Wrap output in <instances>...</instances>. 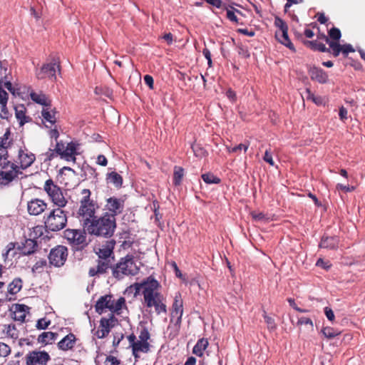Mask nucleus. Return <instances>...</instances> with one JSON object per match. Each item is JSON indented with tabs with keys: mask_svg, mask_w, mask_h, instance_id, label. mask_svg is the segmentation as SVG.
Returning a JSON list of instances; mask_svg holds the SVG:
<instances>
[{
	"mask_svg": "<svg viewBox=\"0 0 365 365\" xmlns=\"http://www.w3.org/2000/svg\"><path fill=\"white\" fill-rule=\"evenodd\" d=\"M132 287L135 289V296L143 295L145 307H153L158 315L167 313L165 298L160 292L161 285L153 276L150 275L140 282H135Z\"/></svg>",
	"mask_w": 365,
	"mask_h": 365,
	"instance_id": "nucleus-1",
	"label": "nucleus"
},
{
	"mask_svg": "<svg viewBox=\"0 0 365 365\" xmlns=\"http://www.w3.org/2000/svg\"><path fill=\"white\" fill-rule=\"evenodd\" d=\"M111 217L105 214L99 217L95 216L88 222H84L83 227L91 235L110 238L113 235L117 227L116 219Z\"/></svg>",
	"mask_w": 365,
	"mask_h": 365,
	"instance_id": "nucleus-2",
	"label": "nucleus"
},
{
	"mask_svg": "<svg viewBox=\"0 0 365 365\" xmlns=\"http://www.w3.org/2000/svg\"><path fill=\"white\" fill-rule=\"evenodd\" d=\"M139 334L138 339L134 333L130 334L127 336L129 342V346L132 349V354L137 361L140 358V354H147L150 351L151 345L149 342L150 339V334L148 329L141 325L138 328Z\"/></svg>",
	"mask_w": 365,
	"mask_h": 365,
	"instance_id": "nucleus-3",
	"label": "nucleus"
},
{
	"mask_svg": "<svg viewBox=\"0 0 365 365\" xmlns=\"http://www.w3.org/2000/svg\"><path fill=\"white\" fill-rule=\"evenodd\" d=\"M140 268L134 262L133 255H127L121 257L120 260L112 267V275L115 279L120 280L125 276H135L139 272Z\"/></svg>",
	"mask_w": 365,
	"mask_h": 365,
	"instance_id": "nucleus-4",
	"label": "nucleus"
},
{
	"mask_svg": "<svg viewBox=\"0 0 365 365\" xmlns=\"http://www.w3.org/2000/svg\"><path fill=\"white\" fill-rule=\"evenodd\" d=\"M64 207H56L43 217L45 227L52 232L63 230L67 225V212L63 210Z\"/></svg>",
	"mask_w": 365,
	"mask_h": 365,
	"instance_id": "nucleus-5",
	"label": "nucleus"
},
{
	"mask_svg": "<svg viewBox=\"0 0 365 365\" xmlns=\"http://www.w3.org/2000/svg\"><path fill=\"white\" fill-rule=\"evenodd\" d=\"M43 189L55 206L66 207L68 204V200L65 196L66 191L55 183L52 179L49 178L45 181Z\"/></svg>",
	"mask_w": 365,
	"mask_h": 365,
	"instance_id": "nucleus-6",
	"label": "nucleus"
},
{
	"mask_svg": "<svg viewBox=\"0 0 365 365\" xmlns=\"http://www.w3.org/2000/svg\"><path fill=\"white\" fill-rule=\"evenodd\" d=\"M96 310L101 313L106 309H109L112 313L117 314H120V310L123 307H126L125 299L120 297L117 301L113 299V297L111 294H106L101 296L96 302Z\"/></svg>",
	"mask_w": 365,
	"mask_h": 365,
	"instance_id": "nucleus-7",
	"label": "nucleus"
},
{
	"mask_svg": "<svg viewBox=\"0 0 365 365\" xmlns=\"http://www.w3.org/2000/svg\"><path fill=\"white\" fill-rule=\"evenodd\" d=\"M86 232L84 227L83 230L68 228L64 230L63 237L73 250H82L88 245Z\"/></svg>",
	"mask_w": 365,
	"mask_h": 365,
	"instance_id": "nucleus-8",
	"label": "nucleus"
},
{
	"mask_svg": "<svg viewBox=\"0 0 365 365\" xmlns=\"http://www.w3.org/2000/svg\"><path fill=\"white\" fill-rule=\"evenodd\" d=\"M1 166L4 170H0V185H9L13 180L16 179L19 175L22 174L21 170H19L17 165L9 160L3 161Z\"/></svg>",
	"mask_w": 365,
	"mask_h": 365,
	"instance_id": "nucleus-9",
	"label": "nucleus"
},
{
	"mask_svg": "<svg viewBox=\"0 0 365 365\" xmlns=\"http://www.w3.org/2000/svg\"><path fill=\"white\" fill-rule=\"evenodd\" d=\"M125 209V200L122 197L111 196L105 200L103 214L116 219L115 217L123 212Z\"/></svg>",
	"mask_w": 365,
	"mask_h": 365,
	"instance_id": "nucleus-10",
	"label": "nucleus"
},
{
	"mask_svg": "<svg viewBox=\"0 0 365 365\" xmlns=\"http://www.w3.org/2000/svg\"><path fill=\"white\" fill-rule=\"evenodd\" d=\"M68 255V248L63 245H57L50 250L48 256L50 266L61 267L63 266Z\"/></svg>",
	"mask_w": 365,
	"mask_h": 365,
	"instance_id": "nucleus-11",
	"label": "nucleus"
},
{
	"mask_svg": "<svg viewBox=\"0 0 365 365\" xmlns=\"http://www.w3.org/2000/svg\"><path fill=\"white\" fill-rule=\"evenodd\" d=\"M98 209V203L94 200L88 202L80 203L77 211V217L83 222V225H84V222H88L96 216Z\"/></svg>",
	"mask_w": 365,
	"mask_h": 365,
	"instance_id": "nucleus-12",
	"label": "nucleus"
},
{
	"mask_svg": "<svg viewBox=\"0 0 365 365\" xmlns=\"http://www.w3.org/2000/svg\"><path fill=\"white\" fill-rule=\"evenodd\" d=\"M35 160V155L27 148H20L18 151V155L14 163L17 165L19 170H25L29 168Z\"/></svg>",
	"mask_w": 365,
	"mask_h": 365,
	"instance_id": "nucleus-13",
	"label": "nucleus"
},
{
	"mask_svg": "<svg viewBox=\"0 0 365 365\" xmlns=\"http://www.w3.org/2000/svg\"><path fill=\"white\" fill-rule=\"evenodd\" d=\"M49 354L45 351H32L26 356V365H46L50 361Z\"/></svg>",
	"mask_w": 365,
	"mask_h": 365,
	"instance_id": "nucleus-14",
	"label": "nucleus"
},
{
	"mask_svg": "<svg viewBox=\"0 0 365 365\" xmlns=\"http://www.w3.org/2000/svg\"><path fill=\"white\" fill-rule=\"evenodd\" d=\"M117 319L110 314L109 318H102L100 321L99 327L94 335L98 339H103L110 333V329L115 325Z\"/></svg>",
	"mask_w": 365,
	"mask_h": 365,
	"instance_id": "nucleus-15",
	"label": "nucleus"
},
{
	"mask_svg": "<svg viewBox=\"0 0 365 365\" xmlns=\"http://www.w3.org/2000/svg\"><path fill=\"white\" fill-rule=\"evenodd\" d=\"M183 314V302L180 293H177L174 298V302L172 306L171 312V322L175 319V324H180L182 322V317Z\"/></svg>",
	"mask_w": 365,
	"mask_h": 365,
	"instance_id": "nucleus-16",
	"label": "nucleus"
},
{
	"mask_svg": "<svg viewBox=\"0 0 365 365\" xmlns=\"http://www.w3.org/2000/svg\"><path fill=\"white\" fill-rule=\"evenodd\" d=\"M115 241L114 240H107L103 244H102L98 248V251H96V254L98 255V258L103 259H111V261H113V250L115 248Z\"/></svg>",
	"mask_w": 365,
	"mask_h": 365,
	"instance_id": "nucleus-17",
	"label": "nucleus"
},
{
	"mask_svg": "<svg viewBox=\"0 0 365 365\" xmlns=\"http://www.w3.org/2000/svg\"><path fill=\"white\" fill-rule=\"evenodd\" d=\"M47 207L48 204L39 198L31 199L27 202V211L30 215H39L47 209Z\"/></svg>",
	"mask_w": 365,
	"mask_h": 365,
	"instance_id": "nucleus-18",
	"label": "nucleus"
},
{
	"mask_svg": "<svg viewBox=\"0 0 365 365\" xmlns=\"http://www.w3.org/2000/svg\"><path fill=\"white\" fill-rule=\"evenodd\" d=\"M113 261L111 259H100L97 260V264L89 269L88 274L91 277L100 276L106 274L109 269H112Z\"/></svg>",
	"mask_w": 365,
	"mask_h": 365,
	"instance_id": "nucleus-19",
	"label": "nucleus"
},
{
	"mask_svg": "<svg viewBox=\"0 0 365 365\" xmlns=\"http://www.w3.org/2000/svg\"><path fill=\"white\" fill-rule=\"evenodd\" d=\"M57 68L60 70V66L56 65V63L44 64L41 67V70L38 72H37L36 76L38 79H43L45 78H53L54 79H56V73Z\"/></svg>",
	"mask_w": 365,
	"mask_h": 365,
	"instance_id": "nucleus-20",
	"label": "nucleus"
},
{
	"mask_svg": "<svg viewBox=\"0 0 365 365\" xmlns=\"http://www.w3.org/2000/svg\"><path fill=\"white\" fill-rule=\"evenodd\" d=\"M309 74L312 80L316 81L319 83H325L328 80L327 73L320 68L315 66L310 68Z\"/></svg>",
	"mask_w": 365,
	"mask_h": 365,
	"instance_id": "nucleus-21",
	"label": "nucleus"
},
{
	"mask_svg": "<svg viewBox=\"0 0 365 365\" xmlns=\"http://www.w3.org/2000/svg\"><path fill=\"white\" fill-rule=\"evenodd\" d=\"M76 341V336L70 333L64 336L57 344L58 348L62 351H68L74 347Z\"/></svg>",
	"mask_w": 365,
	"mask_h": 365,
	"instance_id": "nucleus-22",
	"label": "nucleus"
},
{
	"mask_svg": "<svg viewBox=\"0 0 365 365\" xmlns=\"http://www.w3.org/2000/svg\"><path fill=\"white\" fill-rule=\"evenodd\" d=\"M339 238L337 236H323L319 244V247L336 250L339 247Z\"/></svg>",
	"mask_w": 365,
	"mask_h": 365,
	"instance_id": "nucleus-23",
	"label": "nucleus"
},
{
	"mask_svg": "<svg viewBox=\"0 0 365 365\" xmlns=\"http://www.w3.org/2000/svg\"><path fill=\"white\" fill-rule=\"evenodd\" d=\"M38 247L35 240L26 239L21 247H19L23 255H29L34 253Z\"/></svg>",
	"mask_w": 365,
	"mask_h": 365,
	"instance_id": "nucleus-24",
	"label": "nucleus"
},
{
	"mask_svg": "<svg viewBox=\"0 0 365 365\" xmlns=\"http://www.w3.org/2000/svg\"><path fill=\"white\" fill-rule=\"evenodd\" d=\"M275 36L281 43L289 48L290 50L295 51V48L288 36V29L276 31Z\"/></svg>",
	"mask_w": 365,
	"mask_h": 365,
	"instance_id": "nucleus-25",
	"label": "nucleus"
},
{
	"mask_svg": "<svg viewBox=\"0 0 365 365\" xmlns=\"http://www.w3.org/2000/svg\"><path fill=\"white\" fill-rule=\"evenodd\" d=\"M303 44L307 48H309L314 51H320V52H327V53L330 52L329 48H327L324 43L319 42L317 40H314V41L307 40L306 41H303Z\"/></svg>",
	"mask_w": 365,
	"mask_h": 365,
	"instance_id": "nucleus-26",
	"label": "nucleus"
},
{
	"mask_svg": "<svg viewBox=\"0 0 365 365\" xmlns=\"http://www.w3.org/2000/svg\"><path fill=\"white\" fill-rule=\"evenodd\" d=\"M58 335V334L55 332L44 331L38 336L37 341L39 344L43 345L51 344L56 341Z\"/></svg>",
	"mask_w": 365,
	"mask_h": 365,
	"instance_id": "nucleus-27",
	"label": "nucleus"
},
{
	"mask_svg": "<svg viewBox=\"0 0 365 365\" xmlns=\"http://www.w3.org/2000/svg\"><path fill=\"white\" fill-rule=\"evenodd\" d=\"M56 113L55 109H51L50 106H46L43 108L41 115L46 122L50 123V126H51L56 122Z\"/></svg>",
	"mask_w": 365,
	"mask_h": 365,
	"instance_id": "nucleus-28",
	"label": "nucleus"
},
{
	"mask_svg": "<svg viewBox=\"0 0 365 365\" xmlns=\"http://www.w3.org/2000/svg\"><path fill=\"white\" fill-rule=\"evenodd\" d=\"M26 109L24 105H19L15 107V115L19 121L20 125H23L31 120L30 117L26 115Z\"/></svg>",
	"mask_w": 365,
	"mask_h": 365,
	"instance_id": "nucleus-29",
	"label": "nucleus"
},
{
	"mask_svg": "<svg viewBox=\"0 0 365 365\" xmlns=\"http://www.w3.org/2000/svg\"><path fill=\"white\" fill-rule=\"evenodd\" d=\"M209 345L208 341L205 338L200 339L192 349V353L197 356L202 357L204 354V351Z\"/></svg>",
	"mask_w": 365,
	"mask_h": 365,
	"instance_id": "nucleus-30",
	"label": "nucleus"
},
{
	"mask_svg": "<svg viewBox=\"0 0 365 365\" xmlns=\"http://www.w3.org/2000/svg\"><path fill=\"white\" fill-rule=\"evenodd\" d=\"M106 181L108 183L113 184L116 188H120L123 180L120 174L113 171L106 175Z\"/></svg>",
	"mask_w": 365,
	"mask_h": 365,
	"instance_id": "nucleus-31",
	"label": "nucleus"
},
{
	"mask_svg": "<svg viewBox=\"0 0 365 365\" xmlns=\"http://www.w3.org/2000/svg\"><path fill=\"white\" fill-rule=\"evenodd\" d=\"M75 155H76V144L71 142L65 147L62 158H64L66 160H70L71 159L75 160Z\"/></svg>",
	"mask_w": 365,
	"mask_h": 365,
	"instance_id": "nucleus-32",
	"label": "nucleus"
},
{
	"mask_svg": "<svg viewBox=\"0 0 365 365\" xmlns=\"http://www.w3.org/2000/svg\"><path fill=\"white\" fill-rule=\"evenodd\" d=\"M23 286V281L21 278H14L8 285V292L10 294H16L21 291Z\"/></svg>",
	"mask_w": 365,
	"mask_h": 365,
	"instance_id": "nucleus-33",
	"label": "nucleus"
},
{
	"mask_svg": "<svg viewBox=\"0 0 365 365\" xmlns=\"http://www.w3.org/2000/svg\"><path fill=\"white\" fill-rule=\"evenodd\" d=\"M31 98L33 101L36 103L41 104L42 106H50V101L48 99L46 96L42 93H37L35 92H32L30 94Z\"/></svg>",
	"mask_w": 365,
	"mask_h": 365,
	"instance_id": "nucleus-34",
	"label": "nucleus"
},
{
	"mask_svg": "<svg viewBox=\"0 0 365 365\" xmlns=\"http://www.w3.org/2000/svg\"><path fill=\"white\" fill-rule=\"evenodd\" d=\"M184 176V169L182 167L175 166L173 173V184L178 186L181 184Z\"/></svg>",
	"mask_w": 365,
	"mask_h": 365,
	"instance_id": "nucleus-35",
	"label": "nucleus"
},
{
	"mask_svg": "<svg viewBox=\"0 0 365 365\" xmlns=\"http://www.w3.org/2000/svg\"><path fill=\"white\" fill-rule=\"evenodd\" d=\"M191 148L194 155L197 158H202L207 155V150L199 143H194L191 145Z\"/></svg>",
	"mask_w": 365,
	"mask_h": 365,
	"instance_id": "nucleus-36",
	"label": "nucleus"
},
{
	"mask_svg": "<svg viewBox=\"0 0 365 365\" xmlns=\"http://www.w3.org/2000/svg\"><path fill=\"white\" fill-rule=\"evenodd\" d=\"M10 136L11 132L9 130H7L3 137L0 139V148L7 150V149L11 146L12 140L10 139Z\"/></svg>",
	"mask_w": 365,
	"mask_h": 365,
	"instance_id": "nucleus-37",
	"label": "nucleus"
},
{
	"mask_svg": "<svg viewBox=\"0 0 365 365\" xmlns=\"http://www.w3.org/2000/svg\"><path fill=\"white\" fill-rule=\"evenodd\" d=\"M225 9L227 11L226 16L227 19L233 23L239 24V19L235 15V12L239 14H242V11L232 6H231V9H228L227 7Z\"/></svg>",
	"mask_w": 365,
	"mask_h": 365,
	"instance_id": "nucleus-38",
	"label": "nucleus"
},
{
	"mask_svg": "<svg viewBox=\"0 0 365 365\" xmlns=\"http://www.w3.org/2000/svg\"><path fill=\"white\" fill-rule=\"evenodd\" d=\"M203 181L207 184H219L221 182L220 178L211 173H207L202 175Z\"/></svg>",
	"mask_w": 365,
	"mask_h": 365,
	"instance_id": "nucleus-39",
	"label": "nucleus"
},
{
	"mask_svg": "<svg viewBox=\"0 0 365 365\" xmlns=\"http://www.w3.org/2000/svg\"><path fill=\"white\" fill-rule=\"evenodd\" d=\"M4 331H6V335L11 339H17L19 336V331L14 324L5 326Z\"/></svg>",
	"mask_w": 365,
	"mask_h": 365,
	"instance_id": "nucleus-40",
	"label": "nucleus"
},
{
	"mask_svg": "<svg viewBox=\"0 0 365 365\" xmlns=\"http://www.w3.org/2000/svg\"><path fill=\"white\" fill-rule=\"evenodd\" d=\"M329 48L330 49L329 53H331L334 57H337L341 52L342 53V49H341L342 47H341V45L339 42H335V41H331L329 43Z\"/></svg>",
	"mask_w": 365,
	"mask_h": 365,
	"instance_id": "nucleus-41",
	"label": "nucleus"
},
{
	"mask_svg": "<svg viewBox=\"0 0 365 365\" xmlns=\"http://www.w3.org/2000/svg\"><path fill=\"white\" fill-rule=\"evenodd\" d=\"M322 331L327 339H332L340 334L339 331L329 327H324Z\"/></svg>",
	"mask_w": 365,
	"mask_h": 365,
	"instance_id": "nucleus-42",
	"label": "nucleus"
},
{
	"mask_svg": "<svg viewBox=\"0 0 365 365\" xmlns=\"http://www.w3.org/2000/svg\"><path fill=\"white\" fill-rule=\"evenodd\" d=\"M329 38L331 39V41L339 42V39L341 37V34L340 30L338 28L333 27L329 31Z\"/></svg>",
	"mask_w": 365,
	"mask_h": 365,
	"instance_id": "nucleus-43",
	"label": "nucleus"
},
{
	"mask_svg": "<svg viewBox=\"0 0 365 365\" xmlns=\"http://www.w3.org/2000/svg\"><path fill=\"white\" fill-rule=\"evenodd\" d=\"M47 265V261L46 259H41L38 260L32 267L33 272L41 273L43 272L45 267Z\"/></svg>",
	"mask_w": 365,
	"mask_h": 365,
	"instance_id": "nucleus-44",
	"label": "nucleus"
},
{
	"mask_svg": "<svg viewBox=\"0 0 365 365\" xmlns=\"http://www.w3.org/2000/svg\"><path fill=\"white\" fill-rule=\"evenodd\" d=\"M80 203L88 202L93 199L91 198V191L89 189H83L81 192Z\"/></svg>",
	"mask_w": 365,
	"mask_h": 365,
	"instance_id": "nucleus-45",
	"label": "nucleus"
},
{
	"mask_svg": "<svg viewBox=\"0 0 365 365\" xmlns=\"http://www.w3.org/2000/svg\"><path fill=\"white\" fill-rule=\"evenodd\" d=\"M0 107H1L0 118L1 119L9 120V118L10 117H11V114L9 111V109L7 108V103L0 104Z\"/></svg>",
	"mask_w": 365,
	"mask_h": 365,
	"instance_id": "nucleus-46",
	"label": "nucleus"
},
{
	"mask_svg": "<svg viewBox=\"0 0 365 365\" xmlns=\"http://www.w3.org/2000/svg\"><path fill=\"white\" fill-rule=\"evenodd\" d=\"M263 317L266 324H267L268 329H274L276 328L274 319L272 317L268 316L265 311H264Z\"/></svg>",
	"mask_w": 365,
	"mask_h": 365,
	"instance_id": "nucleus-47",
	"label": "nucleus"
},
{
	"mask_svg": "<svg viewBox=\"0 0 365 365\" xmlns=\"http://www.w3.org/2000/svg\"><path fill=\"white\" fill-rule=\"evenodd\" d=\"M50 324V320H47L46 318H41L37 321L36 327L38 329H46Z\"/></svg>",
	"mask_w": 365,
	"mask_h": 365,
	"instance_id": "nucleus-48",
	"label": "nucleus"
},
{
	"mask_svg": "<svg viewBox=\"0 0 365 365\" xmlns=\"http://www.w3.org/2000/svg\"><path fill=\"white\" fill-rule=\"evenodd\" d=\"M11 353V348L4 342H0V356L6 357Z\"/></svg>",
	"mask_w": 365,
	"mask_h": 365,
	"instance_id": "nucleus-49",
	"label": "nucleus"
},
{
	"mask_svg": "<svg viewBox=\"0 0 365 365\" xmlns=\"http://www.w3.org/2000/svg\"><path fill=\"white\" fill-rule=\"evenodd\" d=\"M274 25L279 29L277 31H281L285 29H288V26L286 22L280 19L279 17H275Z\"/></svg>",
	"mask_w": 365,
	"mask_h": 365,
	"instance_id": "nucleus-50",
	"label": "nucleus"
},
{
	"mask_svg": "<svg viewBox=\"0 0 365 365\" xmlns=\"http://www.w3.org/2000/svg\"><path fill=\"white\" fill-rule=\"evenodd\" d=\"M207 4L217 8V9H227V5L223 4L221 0H205Z\"/></svg>",
	"mask_w": 365,
	"mask_h": 365,
	"instance_id": "nucleus-51",
	"label": "nucleus"
},
{
	"mask_svg": "<svg viewBox=\"0 0 365 365\" xmlns=\"http://www.w3.org/2000/svg\"><path fill=\"white\" fill-rule=\"evenodd\" d=\"M297 325H309L310 328L313 329V322L308 317H300L298 319Z\"/></svg>",
	"mask_w": 365,
	"mask_h": 365,
	"instance_id": "nucleus-52",
	"label": "nucleus"
},
{
	"mask_svg": "<svg viewBox=\"0 0 365 365\" xmlns=\"http://www.w3.org/2000/svg\"><path fill=\"white\" fill-rule=\"evenodd\" d=\"M316 265L317 267H320L326 270H328L331 267V264L330 263L329 261H324L323 259L319 258L317 261Z\"/></svg>",
	"mask_w": 365,
	"mask_h": 365,
	"instance_id": "nucleus-53",
	"label": "nucleus"
},
{
	"mask_svg": "<svg viewBox=\"0 0 365 365\" xmlns=\"http://www.w3.org/2000/svg\"><path fill=\"white\" fill-rule=\"evenodd\" d=\"M65 145L62 142H57L54 148L55 153L62 158L65 150Z\"/></svg>",
	"mask_w": 365,
	"mask_h": 365,
	"instance_id": "nucleus-54",
	"label": "nucleus"
},
{
	"mask_svg": "<svg viewBox=\"0 0 365 365\" xmlns=\"http://www.w3.org/2000/svg\"><path fill=\"white\" fill-rule=\"evenodd\" d=\"M251 216L253 220L256 221H262L266 220L267 218L266 217V215L263 212H252Z\"/></svg>",
	"mask_w": 365,
	"mask_h": 365,
	"instance_id": "nucleus-55",
	"label": "nucleus"
},
{
	"mask_svg": "<svg viewBox=\"0 0 365 365\" xmlns=\"http://www.w3.org/2000/svg\"><path fill=\"white\" fill-rule=\"evenodd\" d=\"M106 365H119L120 364V360H118L115 356H107L106 361H105Z\"/></svg>",
	"mask_w": 365,
	"mask_h": 365,
	"instance_id": "nucleus-56",
	"label": "nucleus"
},
{
	"mask_svg": "<svg viewBox=\"0 0 365 365\" xmlns=\"http://www.w3.org/2000/svg\"><path fill=\"white\" fill-rule=\"evenodd\" d=\"M342 47V54L346 57L349 53L354 52L355 50L351 44H344L341 45Z\"/></svg>",
	"mask_w": 365,
	"mask_h": 365,
	"instance_id": "nucleus-57",
	"label": "nucleus"
},
{
	"mask_svg": "<svg viewBox=\"0 0 365 365\" xmlns=\"http://www.w3.org/2000/svg\"><path fill=\"white\" fill-rule=\"evenodd\" d=\"M263 160L272 166H273L274 164L272 154L269 150L265 151Z\"/></svg>",
	"mask_w": 365,
	"mask_h": 365,
	"instance_id": "nucleus-58",
	"label": "nucleus"
},
{
	"mask_svg": "<svg viewBox=\"0 0 365 365\" xmlns=\"http://www.w3.org/2000/svg\"><path fill=\"white\" fill-rule=\"evenodd\" d=\"M249 143L247 144H242L240 143L238 145L233 147L231 150H229V152L232 153H236L239 150H241L242 149H244L245 152H246L249 148Z\"/></svg>",
	"mask_w": 365,
	"mask_h": 365,
	"instance_id": "nucleus-59",
	"label": "nucleus"
},
{
	"mask_svg": "<svg viewBox=\"0 0 365 365\" xmlns=\"http://www.w3.org/2000/svg\"><path fill=\"white\" fill-rule=\"evenodd\" d=\"M336 189L339 190H342L345 192H352L355 190L354 186L344 185L342 184H337Z\"/></svg>",
	"mask_w": 365,
	"mask_h": 365,
	"instance_id": "nucleus-60",
	"label": "nucleus"
},
{
	"mask_svg": "<svg viewBox=\"0 0 365 365\" xmlns=\"http://www.w3.org/2000/svg\"><path fill=\"white\" fill-rule=\"evenodd\" d=\"M324 314L329 321L333 322L334 320V314L331 308L326 307L324 308Z\"/></svg>",
	"mask_w": 365,
	"mask_h": 365,
	"instance_id": "nucleus-61",
	"label": "nucleus"
},
{
	"mask_svg": "<svg viewBox=\"0 0 365 365\" xmlns=\"http://www.w3.org/2000/svg\"><path fill=\"white\" fill-rule=\"evenodd\" d=\"M144 82L150 89H153L154 80L151 76L145 75L144 76Z\"/></svg>",
	"mask_w": 365,
	"mask_h": 365,
	"instance_id": "nucleus-62",
	"label": "nucleus"
},
{
	"mask_svg": "<svg viewBox=\"0 0 365 365\" xmlns=\"http://www.w3.org/2000/svg\"><path fill=\"white\" fill-rule=\"evenodd\" d=\"M347 114H348V111H347L346 108H345L344 106H341L339 108V115L340 120L342 121H345L347 119Z\"/></svg>",
	"mask_w": 365,
	"mask_h": 365,
	"instance_id": "nucleus-63",
	"label": "nucleus"
},
{
	"mask_svg": "<svg viewBox=\"0 0 365 365\" xmlns=\"http://www.w3.org/2000/svg\"><path fill=\"white\" fill-rule=\"evenodd\" d=\"M97 163L101 166H106L108 164L107 158L103 155H99L97 158Z\"/></svg>",
	"mask_w": 365,
	"mask_h": 365,
	"instance_id": "nucleus-64",
	"label": "nucleus"
}]
</instances>
